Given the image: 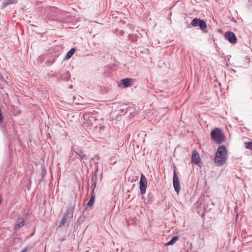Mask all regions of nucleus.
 <instances>
[{"label": "nucleus", "mask_w": 252, "mask_h": 252, "mask_svg": "<svg viewBox=\"0 0 252 252\" xmlns=\"http://www.w3.org/2000/svg\"><path fill=\"white\" fill-rule=\"evenodd\" d=\"M227 158V151L223 146H219L216 153L215 162L218 165H222Z\"/></svg>", "instance_id": "1"}, {"label": "nucleus", "mask_w": 252, "mask_h": 252, "mask_svg": "<svg viewBox=\"0 0 252 252\" xmlns=\"http://www.w3.org/2000/svg\"><path fill=\"white\" fill-rule=\"evenodd\" d=\"M211 137L212 139L218 143L224 141L225 137L221 129L216 128L211 132Z\"/></svg>", "instance_id": "2"}, {"label": "nucleus", "mask_w": 252, "mask_h": 252, "mask_svg": "<svg viewBox=\"0 0 252 252\" xmlns=\"http://www.w3.org/2000/svg\"><path fill=\"white\" fill-rule=\"evenodd\" d=\"M147 187V181L145 176L141 174L140 180L139 182V189L140 193L142 194H145Z\"/></svg>", "instance_id": "3"}, {"label": "nucleus", "mask_w": 252, "mask_h": 252, "mask_svg": "<svg viewBox=\"0 0 252 252\" xmlns=\"http://www.w3.org/2000/svg\"><path fill=\"white\" fill-rule=\"evenodd\" d=\"M173 184V187L174 188L175 191L177 192V193H179V192L181 189V188H180L179 179L178 175L176 174L175 168L174 169Z\"/></svg>", "instance_id": "4"}, {"label": "nucleus", "mask_w": 252, "mask_h": 252, "mask_svg": "<svg viewBox=\"0 0 252 252\" xmlns=\"http://www.w3.org/2000/svg\"><path fill=\"white\" fill-rule=\"evenodd\" d=\"M225 37L232 44H235L237 42L236 35L232 32H226L225 33Z\"/></svg>", "instance_id": "5"}, {"label": "nucleus", "mask_w": 252, "mask_h": 252, "mask_svg": "<svg viewBox=\"0 0 252 252\" xmlns=\"http://www.w3.org/2000/svg\"><path fill=\"white\" fill-rule=\"evenodd\" d=\"M73 151L79 156L80 158L82 160H87L88 156L84 154L83 150L80 147H73Z\"/></svg>", "instance_id": "6"}, {"label": "nucleus", "mask_w": 252, "mask_h": 252, "mask_svg": "<svg viewBox=\"0 0 252 252\" xmlns=\"http://www.w3.org/2000/svg\"><path fill=\"white\" fill-rule=\"evenodd\" d=\"M191 161L196 164H197L200 161V156L196 150L192 151Z\"/></svg>", "instance_id": "7"}, {"label": "nucleus", "mask_w": 252, "mask_h": 252, "mask_svg": "<svg viewBox=\"0 0 252 252\" xmlns=\"http://www.w3.org/2000/svg\"><path fill=\"white\" fill-rule=\"evenodd\" d=\"M69 217V212L68 211H66L64 214V215L60 222L59 227H60L61 226L64 225L67 222V221Z\"/></svg>", "instance_id": "8"}, {"label": "nucleus", "mask_w": 252, "mask_h": 252, "mask_svg": "<svg viewBox=\"0 0 252 252\" xmlns=\"http://www.w3.org/2000/svg\"><path fill=\"white\" fill-rule=\"evenodd\" d=\"M24 225V220L22 218H18L15 225V229L18 230Z\"/></svg>", "instance_id": "9"}, {"label": "nucleus", "mask_w": 252, "mask_h": 252, "mask_svg": "<svg viewBox=\"0 0 252 252\" xmlns=\"http://www.w3.org/2000/svg\"><path fill=\"white\" fill-rule=\"evenodd\" d=\"M122 84L125 87L130 86L132 84V79L129 78H125L122 80Z\"/></svg>", "instance_id": "10"}, {"label": "nucleus", "mask_w": 252, "mask_h": 252, "mask_svg": "<svg viewBox=\"0 0 252 252\" xmlns=\"http://www.w3.org/2000/svg\"><path fill=\"white\" fill-rule=\"evenodd\" d=\"M179 239V237L178 236H175L172 237L171 240L166 243V246L172 245H173Z\"/></svg>", "instance_id": "11"}, {"label": "nucleus", "mask_w": 252, "mask_h": 252, "mask_svg": "<svg viewBox=\"0 0 252 252\" xmlns=\"http://www.w3.org/2000/svg\"><path fill=\"white\" fill-rule=\"evenodd\" d=\"M200 23L198 26H199V28L202 30L205 31L206 29V24L204 21L200 19Z\"/></svg>", "instance_id": "12"}, {"label": "nucleus", "mask_w": 252, "mask_h": 252, "mask_svg": "<svg viewBox=\"0 0 252 252\" xmlns=\"http://www.w3.org/2000/svg\"><path fill=\"white\" fill-rule=\"evenodd\" d=\"M75 50L74 48L71 49L67 53L65 59H68L71 57V56L74 54Z\"/></svg>", "instance_id": "13"}, {"label": "nucleus", "mask_w": 252, "mask_h": 252, "mask_svg": "<svg viewBox=\"0 0 252 252\" xmlns=\"http://www.w3.org/2000/svg\"><path fill=\"white\" fill-rule=\"evenodd\" d=\"M199 21H200L199 19L194 18L192 20L191 24L193 27H197L198 26V25L200 23Z\"/></svg>", "instance_id": "14"}, {"label": "nucleus", "mask_w": 252, "mask_h": 252, "mask_svg": "<svg viewBox=\"0 0 252 252\" xmlns=\"http://www.w3.org/2000/svg\"><path fill=\"white\" fill-rule=\"evenodd\" d=\"M94 201V196L93 194H92V195L90 197L88 202L87 203V205L89 207H92L93 206Z\"/></svg>", "instance_id": "15"}, {"label": "nucleus", "mask_w": 252, "mask_h": 252, "mask_svg": "<svg viewBox=\"0 0 252 252\" xmlns=\"http://www.w3.org/2000/svg\"><path fill=\"white\" fill-rule=\"evenodd\" d=\"M245 146L248 149H252V142H245Z\"/></svg>", "instance_id": "16"}, {"label": "nucleus", "mask_w": 252, "mask_h": 252, "mask_svg": "<svg viewBox=\"0 0 252 252\" xmlns=\"http://www.w3.org/2000/svg\"><path fill=\"white\" fill-rule=\"evenodd\" d=\"M31 250V248L27 247L24 248L21 252H29Z\"/></svg>", "instance_id": "17"}, {"label": "nucleus", "mask_w": 252, "mask_h": 252, "mask_svg": "<svg viewBox=\"0 0 252 252\" xmlns=\"http://www.w3.org/2000/svg\"><path fill=\"white\" fill-rule=\"evenodd\" d=\"M16 2V0H8L7 1V4H13L15 3Z\"/></svg>", "instance_id": "18"}, {"label": "nucleus", "mask_w": 252, "mask_h": 252, "mask_svg": "<svg viewBox=\"0 0 252 252\" xmlns=\"http://www.w3.org/2000/svg\"><path fill=\"white\" fill-rule=\"evenodd\" d=\"M2 112H0V123H1L2 121Z\"/></svg>", "instance_id": "19"}, {"label": "nucleus", "mask_w": 252, "mask_h": 252, "mask_svg": "<svg viewBox=\"0 0 252 252\" xmlns=\"http://www.w3.org/2000/svg\"><path fill=\"white\" fill-rule=\"evenodd\" d=\"M246 61L247 63H250V58H246Z\"/></svg>", "instance_id": "20"}, {"label": "nucleus", "mask_w": 252, "mask_h": 252, "mask_svg": "<svg viewBox=\"0 0 252 252\" xmlns=\"http://www.w3.org/2000/svg\"><path fill=\"white\" fill-rule=\"evenodd\" d=\"M4 79V78L2 74L0 73V80H3Z\"/></svg>", "instance_id": "21"}, {"label": "nucleus", "mask_w": 252, "mask_h": 252, "mask_svg": "<svg viewBox=\"0 0 252 252\" xmlns=\"http://www.w3.org/2000/svg\"><path fill=\"white\" fill-rule=\"evenodd\" d=\"M94 158H95L99 159V156L98 155H94Z\"/></svg>", "instance_id": "22"}, {"label": "nucleus", "mask_w": 252, "mask_h": 252, "mask_svg": "<svg viewBox=\"0 0 252 252\" xmlns=\"http://www.w3.org/2000/svg\"><path fill=\"white\" fill-rule=\"evenodd\" d=\"M1 200L0 199V204L1 203Z\"/></svg>", "instance_id": "23"}]
</instances>
